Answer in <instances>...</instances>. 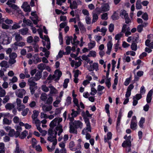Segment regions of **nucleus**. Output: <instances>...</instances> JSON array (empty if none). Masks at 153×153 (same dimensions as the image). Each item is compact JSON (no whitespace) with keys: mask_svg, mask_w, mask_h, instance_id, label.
I'll use <instances>...</instances> for the list:
<instances>
[{"mask_svg":"<svg viewBox=\"0 0 153 153\" xmlns=\"http://www.w3.org/2000/svg\"><path fill=\"white\" fill-rule=\"evenodd\" d=\"M70 132L71 133H77V131L76 129L79 128H81L82 123L79 121H75L73 122H70Z\"/></svg>","mask_w":153,"mask_h":153,"instance_id":"obj_1","label":"nucleus"},{"mask_svg":"<svg viewBox=\"0 0 153 153\" xmlns=\"http://www.w3.org/2000/svg\"><path fill=\"white\" fill-rule=\"evenodd\" d=\"M109 6L107 3L103 4L100 8L97 7L95 9L94 11H97L100 14L102 12H105L108 11L109 9Z\"/></svg>","mask_w":153,"mask_h":153,"instance_id":"obj_2","label":"nucleus"},{"mask_svg":"<svg viewBox=\"0 0 153 153\" xmlns=\"http://www.w3.org/2000/svg\"><path fill=\"white\" fill-rule=\"evenodd\" d=\"M0 40L4 45H7L10 43L9 37L5 33L2 34L0 36Z\"/></svg>","mask_w":153,"mask_h":153,"instance_id":"obj_3","label":"nucleus"},{"mask_svg":"<svg viewBox=\"0 0 153 153\" xmlns=\"http://www.w3.org/2000/svg\"><path fill=\"white\" fill-rule=\"evenodd\" d=\"M131 139V136H128V139L126 140H125L122 144V146L124 148L131 147V141L130 140Z\"/></svg>","mask_w":153,"mask_h":153,"instance_id":"obj_4","label":"nucleus"},{"mask_svg":"<svg viewBox=\"0 0 153 153\" xmlns=\"http://www.w3.org/2000/svg\"><path fill=\"white\" fill-rule=\"evenodd\" d=\"M62 75V73L61 71L56 70L54 72V74L52 76L53 79H55V81L59 80Z\"/></svg>","mask_w":153,"mask_h":153,"instance_id":"obj_5","label":"nucleus"},{"mask_svg":"<svg viewBox=\"0 0 153 153\" xmlns=\"http://www.w3.org/2000/svg\"><path fill=\"white\" fill-rule=\"evenodd\" d=\"M137 123L136 117L135 116H133L131 120L130 124L131 128L133 130H135L136 129V127L137 126Z\"/></svg>","mask_w":153,"mask_h":153,"instance_id":"obj_6","label":"nucleus"},{"mask_svg":"<svg viewBox=\"0 0 153 153\" xmlns=\"http://www.w3.org/2000/svg\"><path fill=\"white\" fill-rule=\"evenodd\" d=\"M84 119L85 122L86 124V129L87 131L90 132H91V127L90 125V123L89 122V119L87 117H84Z\"/></svg>","mask_w":153,"mask_h":153,"instance_id":"obj_7","label":"nucleus"},{"mask_svg":"<svg viewBox=\"0 0 153 153\" xmlns=\"http://www.w3.org/2000/svg\"><path fill=\"white\" fill-rule=\"evenodd\" d=\"M89 71H91L94 70L97 71L99 70L98 64L97 63H94L92 65H90V66L88 68Z\"/></svg>","mask_w":153,"mask_h":153,"instance_id":"obj_8","label":"nucleus"},{"mask_svg":"<svg viewBox=\"0 0 153 153\" xmlns=\"http://www.w3.org/2000/svg\"><path fill=\"white\" fill-rule=\"evenodd\" d=\"M8 135L11 137L15 136L16 137H17L19 136V132L18 131L15 132L13 129H11L9 131Z\"/></svg>","mask_w":153,"mask_h":153,"instance_id":"obj_9","label":"nucleus"},{"mask_svg":"<svg viewBox=\"0 0 153 153\" xmlns=\"http://www.w3.org/2000/svg\"><path fill=\"white\" fill-rule=\"evenodd\" d=\"M26 93V91L24 89H20L18 90V92L16 93L17 96L20 98H22L23 95Z\"/></svg>","mask_w":153,"mask_h":153,"instance_id":"obj_10","label":"nucleus"},{"mask_svg":"<svg viewBox=\"0 0 153 153\" xmlns=\"http://www.w3.org/2000/svg\"><path fill=\"white\" fill-rule=\"evenodd\" d=\"M153 94V91L152 90H150L148 92L146 97V101L148 103L151 102L152 99V96Z\"/></svg>","mask_w":153,"mask_h":153,"instance_id":"obj_11","label":"nucleus"},{"mask_svg":"<svg viewBox=\"0 0 153 153\" xmlns=\"http://www.w3.org/2000/svg\"><path fill=\"white\" fill-rule=\"evenodd\" d=\"M22 7L24 9V10L25 12H30V6L27 5L26 2H25L23 3Z\"/></svg>","mask_w":153,"mask_h":153,"instance_id":"obj_12","label":"nucleus"},{"mask_svg":"<svg viewBox=\"0 0 153 153\" xmlns=\"http://www.w3.org/2000/svg\"><path fill=\"white\" fill-rule=\"evenodd\" d=\"M33 77H31L28 79V84L30 87H36L37 84L35 82L33 81H35Z\"/></svg>","mask_w":153,"mask_h":153,"instance_id":"obj_13","label":"nucleus"},{"mask_svg":"<svg viewBox=\"0 0 153 153\" xmlns=\"http://www.w3.org/2000/svg\"><path fill=\"white\" fill-rule=\"evenodd\" d=\"M13 36H15V40L16 42H20L22 40L23 38L20 34L15 33Z\"/></svg>","mask_w":153,"mask_h":153,"instance_id":"obj_14","label":"nucleus"},{"mask_svg":"<svg viewBox=\"0 0 153 153\" xmlns=\"http://www.w3.org/2000/svg\"><path fill=\"white\" fill-rule=\"evenodd\" d=\"M42 109L45 112L50 111L52 108V106L51 105L47 106L46 105H43L42 107Z\"/></svg>","mask_w":153,"mask_h":153,"instance_id":"obj_15","label":"nucleus"},{"mask_svg":"<svg viewBox=\"0 0 153 153\" xmlns=\"http://www.w3.org/2000/svg\"><path fill=\"white\" fill-rule=\"evenodd\" d=\"M42 71H38L36 74L35 76L33 78V79L35 81H37L40 78L42 77Z\"/></svg>","mask_w":153,"mask_h":153,"instance_id":"obj_16","label":"nucleus"},{"mask_svg":"<svg viewBox=\"0 0 153 153\" xmlns=\"http://www.w3.org/2000/svg\"><path fill=\"white\" fill-rule=\"evenodd\" d=\"M6 4L9 6V7L12 8V9L15 10H17L19 8L17 5L11 3L9 1H7Z\"/></svg>","mask_w":153,"mask_h":153,"instance_id":"obj_17","label":"nucleus"},{"mask_svg":"<svg viewBox=\"0 0 153 153\" xmlns=\"http://www.w3.org/2000/svg\"><path fill=\"white\" fill-rule=\"evenodd\" d=\"M62 127V126L61 124H57V126L55 128L56 131H59L58 134L59 136H60L61 134L63 131Z\"/></svg>","mask_w":153,"mask_h":153,"instance_id":"obj_18","label":"nucleus"},{"mask_svg":"<svg viewBox=\"0 0 153 153\" xmlns=\"http://www.w3.org/2000/svg\"><path fill=\"white\" fill-rule=\"evenodd\" d=\"M58 120V118H56L51 121L50 124V128H53L54 127L56 126Z\"/></svg>","mask_w":153,"mask_h":153,"instance_id":"obj_19","label":"nucleus"},{"mask_svg":"<svg viewBox=\"0 0 153 153\" xmlns=\"http://www.w3.org/2000/svg\"><path fill=\"white\" fill-rule=\"evenodd\" d=\"M95 11V10H94L92 13L93 14V19L92 20V23L95 22L98 19V16L97 15L96 13H98L97 11Z\"/></svg>","mask_w":153,"mask_h":153,"instance_id":"obj_20","label":"nucleus"},{"mask_svg":"<svg viewBox=\"0 0 153 153\" xmlns=\"http://www.w3.org/2000/svg\"><path fill=\"white\" fill-rule=\"evenodd\" d=\"M28 29L27 28L25 27L20 29L19 32L22 35H25L28 33Z\"/></svg>","mask_w":153,"mask_h":153,"instance_id":"obj_21","label":"nucleus"},{"mask_svg":"<svg viewBox=\"0 0 153 153\" xmlns=\"http://www.w3.org/2000/svg\"><path fill=\"white\" fill-rule=\"evenodd\" d=\"M50 88V94H56L57 93V91L56 89L52 85H51L49 86Z\"/></svg>","mask_w":153,"mask_h":153,"instance_id":"obj_22","label":"nucleus"},{"mask_svg":"<svg viewBox=\"0 0 153 153\" xmlns=\"http://www.w3.org/2000/svg\"><path fill=\"white\" fill-rule=\"evenodd\" d=\"M44 39L47 42L46 47L48 49H49L50 48V42L49 38L47 36L45 35Z\"/></svg>","mask_w":153,"mask_h":153,"instance_id":"obj_23","label":"nucleus"},{"mask_svg":"<svg viewBox=\"0 0 153 153\" xmlns=\"http://www.w3.org/2000/svg\"><path fill=\"white\" fill-rule=\"evenodd\" d=\"M145 45L150 48L153 49V42H150V40L147 39L145 42Z\"/></svg>","mask_w":153,"mask_h":153,"instance_id":"obj_24","label":"nucleus"},{"mask_svg":"<svg viewBox=\"0 0 153 153\" xmlns=\"http://www.w3.org/2000/svg\"><path fill=\"white\" fill-rule=\"evenodd\" d=\"M30 18L33 21L34 24L37 25V24L39 20L38 19V17L37 15H35L33 17H30Z\"/></svg>","mask_w":153,"mask_h":153,"instance_id":"obj_25","label":"nucleus"},{"mask_svg":"<svg viewBox=\"0 0 153 153\" xmlns=\"http://www.w3.org/2000/svg\"><path fill=\"white\" fill-rule=\"evenodd\" d=\"M74 90H73L72 92V96L74 97L73 98V102L74 104L76 105V106H78L79 105L78 101V100L76 98L77 95L76 94H74Z\"/></svg>","mask_w":153,"mask_h":153,"instance_id":"obj_26","label":"nucleus"},{"mask_svg":"<svg viewBox=\"0 0 153 153\" xmlns=\"http://www.w3.org/2000/svg\"><path fill=\"white\" fill-rule=\"evenodd\" d=\"M70 7L72 10L76 9L77 7V4L76 1H74L70 5Z\"/></svg>","mask_w":153,"mask_h":153,"instance_id":"obj_27","label":"nucleus"},{"mask_svg":"<svg viewBox=\"0 0 153 153\" xmlns=\"http://www.w3.org/2000/svg\"><path fill=\"white\" fill-rule=\"evenodd\" d=\"M23 22L24 23H25L27 25L33 27V24L32 22L29 19L26 20L25 18L23 19Z\"/></svg>","mask_w":153,"mask_h":153,"instance_id":"obj_28","label":"nucleus"},{"mask_svg":"<svg viewBox=\"0 0 153 153\" xmlns=\"http://www.w3.org/2000/svg\"><path fill=\"white\" fill-rule=\"evenodd\" d=\"M120 16L123 18L126 17H128V14L126 13V12L125 10H121V11L120 13Z\"/></svg>","mask_w":153,"mask_h":153,"instance_id":"obj_29","label":"nucleus"},{"mask_svg":"<svg viewBox=\"0 0 153 153\" xmlns=\"http://www.w3.org/2000/svg\"><path fill=\"white\" fill-rule=\"evenodd\" d=\"M15 152L16 153H24L23 151L19 148V145L17 142H16Z\"/></svg>","mask_w":153,"mask_h":153,"instance_id":"obj_30","label":"nucleus"},{"mask_svg":"<svg viewBox=\"0 0 153 153\" xmlns=\"http://www.w3.org/2000/svg\"><path fill=\"white\" fill-rule=\"evenodd\" d=\"M57 134V132H56L54 136H52L49 135L48 137V140L51 142H52L56 139V137Z\"/></svg>","mask_w":153,"mask_h":153,"instance_id":"obj_31","label":"nucleus"},{"mask_svg":"<svg viewBox=\"0 0 153 153\" xmlns=\"http://www.w3.org/2000/svg\"><path fill=\"white\" fill-rule=\"evenodd\" d=\"M33 114L32 115V118L33 120L37 119L39 114V112L38 111L34 110L33 111Z\"/></svg>","mask_w":153,"mask_h":153,"instance_id":"obj_32","label":"nucleus"},{"mask_svg":"<svg viewBox=\"0 0 153 153\" xmlns=\"http://www.w3.org/2000/svg\"><path fill=\"white\" fill-rule=\"evenodd\" d=\"M14 107L13 104L11 103H8L6 104L5 107L7 109L11 110Z\"/></svg>","mask_w":153,"mask_h":153,"instance_id":"obj_33","label":"nucleus"},{"mask_svg":"<svg viewBox=\"0 0 153 153\" xmlns=\"http://www.w3.org/2000/svg\"><path fill=\"white\" fill-rule=\"evenodd\" d=\"M53 129L51 128H50L48 131V134L51 136H54L56 132H57L56 131L53 130Z\"/></svg>","mask_w":153,"mask_h":153,"instance_id":"obj_34","label":"nucleus"},{"mask_svg":"<svg viewBox=\"0 0 153 153\" xmlns=\"http://www.w3.org/2000/svg\"><path fill=\"white\" fill-rule=\"evenodd\" d=\"M46 65L43 63H40L37 66V68L39 70L42 71L45 68Z\"/></svg>","mask_w":153,"mask_h":153,"instance_id":"obj_35","label":"nucleus"},{"mask_svg":"<svg viewBox=\"0 0 153 153\" xmlns=\"http://www.w3.org/2000/svg\"><path fill=\"white\" fill-rule=\"evenodd\" d=\"M78 25L81 32L84 33L85 32L86 30L84 26L80 22L78 23Z\"/></svg>","mask_w":153,"mask_h":153,"instance_id":"obj_36","label":"nucleus"},{"mask_svg":"<svg viewBox=\"0 0 153 153\" xmlns=\"http://www.w3.org/2000/svg\"><path fill=\"white\" fill-rule=\"evenodd\" d=\"M112 134L111 132H109L107 134V138H106L105 136V137L104 140L105 142H107V140H110L111 139Z\"/></svg>","mask_w":153,"mask_h":153,"instance_id":"obj_37","label":"nucleus"},{"mask_svg":"<svg viewBox=\"0 0 153 153\" xmlns=\"http://www.w3.org/2000/svg\"><path fill=\"white\" fill-rule=\"evenodd\" d=\"M27 134V131L26 130H25L22 132L21 134L20 135H19V138L21 139H23L26 137Z\"/></svg>","mask_w":153,"mask_h":153,"instance_id":"obj_38","label":"nucleus"},{"mask_svg":"<svg viewBox=\"0 0 153 153\" xmlns=\"http://www.w3.org/2000/svg\"><path fill=\"white\" fill-rule=\"evenodd\" d=\"M90 40L91 42L88 44V46L89 49H91L95 46L96 43L94 41H91V39Z\"/></svg>","mask_w":153,"mask_h":153,"instance_id":"obj_39","label":"nucleus"},{"mask_svg":"<svg viewBox=\"0 0 153 153\" xmlns=\"http://www.w3.org/2000/svg\"><path fill=\"white\" fill-rule=\"evenodd\" d=\"M136 7L137 9L139 10L142 8L141 1L140 0H137L136 2Z\"/></svg>","mask_w":153,"mask_h":153,"instance_id":"obj_40","label":"nucleus"},{"mask_svg":"<svg viewBox=\"0 0 153 153\" xmlns=\"http://www.w3.org/2000/svg\"><path fill=\"white\" fill-rule=\"evenodd\" d=\"M6 94L5 90L0 86V97L5 96Z\"/></svg>","mask_w":153,"mask_h":153,"instance_id":"obj_41","label":"nucleus"},{"mask_svg":"<svg viewBox=\"0 0 153 153\" xmlns=\"http://www.w3.org/2000/svg\"><path fill=\"white\" fill-rule=\"evenodd\" d=\"M72 113H71V115L74 117H76L79 114V111H75L74 109L71 110Z\"/></svg>","mask_w":153,"mask_h":153,"instance_id":"obj_42","label":"nucleus"},{"mask_svg":"<svg viewBox=\"0 0 153 153\" xmlns=\"http://www.w3.org/2000/svg\"><path fill=\"white\" fill-rule=\"evenodd\" d=\"M32 122L36 125V126H40L41 125V122L39 120L37 119L33 120Z\"/></svg>","mask_w":153,"mask_h":153,"instance_id":"obj_43","label":"nucleus"},{"mask_svg":"<svg viewBox=\"0 0 153 153\" xmlns=\"http://www.w3.org/2000/svg\"><path fill=\"white\" fill-rule=\"evenodd\" d=\"M131 48L132 50L136 51L137 49V45L136 43H132L131 45Z\"/></svg>","mask_w":153,"mask_h":153,"instance_id":"obj_44","label":"nucleus"},{"mask_svg":"<svg viewBox=\"0 0 153 153\" xmlns=\"http://www.w3.org/2000/svg\"><path fill=\"white\" fill-rule=\"evenodd\" d=\"M11 122V120H9L7 118H4L3 120V124H4L10 125Z\"/></svg>","mask_w":153,"mask_h":153,"instance_id":"obj_45","label":"nucleus"},{"mask_svg":"<svg viewBox=\"0 0 153 153\" xmlns=\"http://www.w3.org/2000/svg\"><path fill=\"white\" fill-rule=\"evenodd\" d=\"M66 38H67V39H66V43L67 44V45H69L70 44V42L71 41H72V40L73 39V37L72 36H67L66 37Z\"/></svg>","mask_w":153,"mask_h":153,"instance_id":"obj_46","label":"nucleus"},{"mask_svg":"<svg viewBox=\"0 0 153 153\" xmlns=\"http://www.w3.org/2000/svg\"><path fill=\"white\" fill-rule=\"evenodd\" d=\"M123 34L122 32H120L119 34L116 35L115 37V39L116 40L119 41L120 38L123 36Z\"/></svg>","mask_w":153,"mask_h":153,"instance_id":"obj_47","label":"nucleus"},{"mask_svg":"<svg viewBox=\"0 0 153 153\" xmlns=\"http://www.w3.org/2000/svg\"><path fill=\"white\" fill-rule=\"evenodd\" d=\"M25 108V105L23 104H22L17 106V108L19 111H20Z\"/></svg>","mask_w":153,"mask_h":153,"instance_id":"obj_48","label":"nucleus"},{"mask_svg":"<svg viewBox=\"0 0 153 153\" xmlns=\"http://www.w3.org/2000/svg\"><path fill=\"white\" fill-rule=\"evenodd\" d=\"M27 41L28 43L33 44V38L32 36H29L27 38Z\"/></svg>","mask_w":153,"mask_h":153,"instance_id":"obj_49","label":"nucleus"},{"mask_svg":"<svg viewBox=\"0 0 153 153\" xmlns=\"http://www.w3.org/2000/svg\"><path fill=\"white\" fill-rule=\"evenodd\" d=\"M145 122V118L143 117H141L139 122V126L143 128V124Z\"/></svg>","mask_w":153,"mask_h":153,"instance_id":"obj_50","label":"nucleus"},{"mask_svg":"<svg viewBox=\"0 0 153 153\" xmlns=\"http://www.w3.org/2000/svg\"><path fill=\"white\" fill-rule=\"evenodd\" d=\"M47 94L45 93L42 94L40 97V99L42 100L45 101L47 99Z\"/></svg>","mask_w":153,"mask_h":153,"instance_id":"obj_51","label":"nucleus"},{"mask_svg":"<svg viewBox=\"0 0 153 153\" xmlns=\"http://www.w3.org/2000/svg\"><path fill=\"white\" fill-rule=\"evenodd\" d=\"M30 89L31 93L33 95L35 93V90L37 89V87H30Z\"/></svg>","mask_w":153,"mask_h":153,"instance_id":"obj_52","label":"nucleus"},{"mask_svg":"<svg viewBox=\"0 0 153 153\" xmlns=\"http://www.w3.org/2000/svg\"><path fill=\"white\" fill-rule=\"evenodd\" d=\"M111 78H108L106 79L105 81V84L106 86L109 88L111 86V83L110 82Z\"/></svg>","mask_w":153,"mask_h":153,"instance_id":"obj_53","label":"nucleus"},{"mask_svg":"<svg viewBox=\"0 0 153 153\" xmlns=\"http://www.w3.org/2000/svg\"><path fill=\"white\" fill-rule=\"evenodd\" d=\"M32 145L33 148H35V145L37 144V141L36 140L33 138L32 139Z\"/></svg>","mask_w":153,"mask_h":153,"instance_id":"obj_54","label":"nucleus"},{"mask_svg":"<svg viewBox=\"0 0 153 153\" xmlns=\"http://www.w3.org/2000/svg\"><path fill=\"white\" fill-rule=\"evenodd\" d=\"M69 80L68 79H65L63 83V86L64 88H67L68 86V83L69 82Z\"/></svg>","mask_w":153,"mask_h":153,"instance_id":"obj_55","label":"nucleus"},{"mask_svg":"<svg viewBox=\"0 0 153 153\" xmlns=\"http://www.w3.org/2000/svg\"><path fill=\"white\" fill-rule=\"evenodd\" d=\"M66 102L65 103V105H68L71 103V97H67L66 100Z\"/></svg>","mask_w":153,"mask_h":153,"instance_id":"obj_56","label":"nucleus"},{"mask_svg":"<svg viewBox=\"0 0 153 153\" xmlns=\"http://www.w3.org/2000/svg\"><path fill=\"white\" fill-rule=\"evenodd\" d=\"M7 64V62L6 61H2L0 63V66L2 67H6Z\"/></svg>","mask_w":153,"mask_h":153,"instance_id":"obj_57","label":"nucleus"},{"mask_svg":"<svg viewBox=\"0 0 153 153\" xmlns=\"http://www.w3.org/2000/svg\"><path fill=\"white\" fill-rule=\"evenodd\" d=\"M42 89L43 91L45 92H47L49 91L48 88L45 85H43L42 86Z\"/></svg>","mask_w":153,"mask_h":153,"instance_id":"obj_58","label":"nucleus"},{"mask_svg":"<svg viewBox=\"0 0 153 153\" xmlns=\"http://www.w3.org/2000/svg\"><path fill=\"white\" fill-rule=\"evenodd\" d=\"M10 100V97L9 96H6L4 98L2 102L3 103L5 104L7 102Z\"/></svg>","mask_w":153,"mask_h":153,"instance_id":"obj_59","label":"nucleus"},{"mask_svg":"<svg viewBox=\"0 0 153 153\" xmlns=\"http://www.w3.org/2000/svg\"><path fill=\"white\" fill-rule=\"evenodd\" d=\"M53 99L52 97H49L46 101V103L48 104H51L52 103Z\"/></svg>","mask_w":153,"mask_h":153,"instance_id":"obj_60","label":"nucleus"},{"mask_svg":"<svg viewBox=\"0 0 153 153\" xmlns=\"http://www.w3.org/2000/svg\"><path fill=\"white\" fill-rule=\"evenodd\" d=\"M20 27V26L19 25L16 23L15 24H14L12 26V30H15L18 28H19Z\"/></svg>","mask_w":153,"mask_h":153,"instance_id":"obj_61","label":"nucleus"},{"mask_svg":"<svg viewBox=\"0 0 153 153\" xmlns=\"http://www.w3.org/2000/svg\"><path fill=\"white\" fill-rule=\"evenodd\" d=\"M16 43L18 46L21 47H22L23 46H25V43L24 42H16Z\"/></svg>","mask_w":153,"mask_h":153,"instance_id":"obj_62","label":"nucleus"},{"mask_svg":"<svg viewBox=\"0 0 153 153\" xmlns=\"http://www.w3.org/2000/svg\"><path fill=\"white\" fill-rule=\"evenodd\" d=\"M101 19L103 20H106L108 19V14L107 13H103L101 15Z\"/></svg>","mask_w":153,"mask_h":153,"instance_id":"obj_63","label":"nucleus"},{"mask_svg":"<svg viewBox=\"0 0 153 153\" xmlns=\"http://www.w3.org/2000/svg\"><path fill=\"white\" fill-rule=\"evenodd\" d=\"M118 16L116 15V12H114L113 15L111 16L112 19L113 20H116L118 19Z\"/></svg>","mask_w":153,"mask_h":153,"instance_id":"obj_64","label":"nucleus"}]
</instances>
